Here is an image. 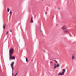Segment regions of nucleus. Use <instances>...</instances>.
<instances>
[{"label": "nucleus", "mask_w": 76, "mask_h": 76, "mask_svg": "<svg viewBox=\"0 0 76 76\" xmlns=\"http://www.w3.org/2000/svg\"><path fill=\"white\" fill-rule=\"evenodd\" d=\"M16 75H17V73H16V74H15V75L14 76H16Z\"/></svg>", "instance_id": "6ab92c4d"}, {"label": "nucleus", "mask_w": 76, "mask_h": 76, "mask_svg": "<svg viewBox=\"0 0 76 76\" xmlns=\"http://www.w3.org/2000/svg\"><path fill=\"white\" fill-rule=\"evenodd\" d=\"M47 12H46V13H45V14H47Z\"/></svg>", "instance_id": "b1692460"}, {"label": "nucleus", "mask_w": 76, "mask_h": 76, "mask_svg": "<svg viewBox=\"0 0 76 76\" xmlns=\"http://www.w3.org/2000/svg\"><path fill=\"white\" fill-rule=\"evenodd\" d=\"M32 18H33L32 17L30 21L31 22V23H33V20H32Z\"/></svg>", "instance_id": "6e6552de"}, {"label": "nucleus", "mask_w": 76, "mask_h": 76, "mask_svg": "<svg viewBox=\"0 0 76 76\" xmlns=\"http://www.w3.org/2000/svg\"><path fill=\"white\" fill-rule=\"evenodd\" d=\"M53 61H55L56 63H58L57 61H56V60H53Z\"/></svg>", "instance_id": "4468645a"}, {"label": "nucleus", "mask_w": 76, "mask_h": 76, "mask_svg": "<svg viewBox=\"0 0 76 76\" xmlns=\"http://www.w3.org/2000/svg\"><path fill=\"white\" fill-rule=\"evenodd\" d=\"M13 65H14V62H13L11 64V66L12 68V72L13 71Z\"/></svg>", "instance_id": "7ed1b4c3"}, {"label": "nucleus", "mask_w": 76, "mask_h": 76, "mask_svg": "<svg viewBox=\"0 0 76 76\" xmlns=\"http://www.w3.org/2000/svg\"><path fill=\"white\" fill-rule=\"evenodd\" d=\"M62 70H63V72H62V73H61L60 72L59 73L58 75V76H59V75H64V72H65V70L64 69H63Z\"/></svg>", "instance_id": "f03ea898"}, {"label": "nucleus", "mask_w": 76, "mask_h": 76, "mask_svg": "<svg viewBox=\"0 0 76 76\" xmlns=\"http://www.w3.org/2000/svg\"><path fill=\"white\" fill-rule=\"evenodd\" d=\"M60 66V65L58 64L56 65V67H59Z\"/></svg>", "instance_id": "9d476101"}, {"label": "nucleus", "mask_w": 76, "mask_h": 76, "mask_svg": "<svg viewBox=\"0 0 76 76\" xmlns=\"http://www.w3.org/2000/svg\"><path fill=\"white\" fill-rule=\"evenodd\" d=\"M60 8H59L58 9V10H60Z\"/></svg>", "instance_id": "a878e982"}, {"label": "nucleus", "mask_w": 76, "mask_h": 76, "mask_svg": "<svg viewBox=\"0 0 76 76\" xmlns=\"http://www.w3.org/2000/svg\"><path fill=\"white\" fill-rule=\"evenodd\" d=\"M1 57H2L1 56Z\"/></svg>", "instance_id": "7c9ffc66"}, {"label": "nucleus", "mask_w": 76, "mask_h": 76, "mask_svg": "<svg viewBox=\"0 0 76 76\" xmlns=\"http://www.w3.org/2000/svg\"><path fill=\"white\" fill-rule=\"evenodd\" d=\"M40 31L42 34V35H43V33H42V31H41V29H40Z\"/></svg>", "instance_id": "2eb2a0df"}, {"label": "nucleus", "mask_w": 76, "mask_h": 76, "mask_svg": "<svg viewBox=\"0 0 76 76\" xmlns=\"http://www.w3.org/2000/svg\"><path fill=\"white\" fill-rule=\"evenodd\" d=\"M33 61V60H31V61Z\"/></svg>", "instance_id": "c85d7f7f"}, {"label": "nucleus", "mask_w": 76, "mask_h": 76, "mask_svg": "<svg viewBox=\"0 0 76 76\" xmlns=\"http://www.w3.org/2000/svg\"><path fill=\"white\" fill-rule=\"evenodd\" d=\"M64 33H66L67 34H68L69 33V32L67 30V29L65 30L64 31Z\"/></svg>", "instance_id": "20e7f679"}, {"label": "nucleus", "mask_w": 76, "mask_h": 76, "mask_svg": "<svg viewBox=\"0 0 76 76\" xmlns=\"http://www.w3.org/2000/svg\"><path fill=\"white\" fill-rule=\"evenodd\" d=\"M7 10L8 12H9V11H10V9H9V8H8Z\"/></svg>", "instance_id": "9b49d317"}, {"label": "nucleus", "mask_w": 76, "mask_h": 76, "mask_svg": "<svg viewBox=\"0 0 76 76\" xmlns=\"http://www.w3.org/2000/svg\"><path fill=\"white\" fill-rule=\"evenodd\" d=\"M40 29H41V26H40Z\"/></svg>", "instance_id": "393cba45"}, {"label": "nucleus", "mask_w": 76, "mask_h": 76, "mask_svg": "<svg viewBox=\"0 0 76 76\" xmlns=\"http://www.w3.org/2000/svg\"><path fill=\"white\" fill-rule=\"evenodd\" d=\"M34 17L35 18H36V15H34Z\"/></svg>", "instance_id": "412c9836"}, {"label": "nucleus", "mask_w": 76, "mask_h": 76, "mask_svg": "<svg viewBox=\"0 0 76 76\" xmlns=\"http://www.w3.org/2000/svg\"><path fill=\"white\" fill-rule=\"evenodd\" d=\"M26 59L27 63H28V59H27V58H26Z\"/></svg>", "instance_id": "1a4fd4ad"}, {"label": "nucleus", "mask_w": 76, "mask_h": 76, "mask_svg": "<svg viewBox=\"0 0 76 76\" xmlns=\"http://www.w3.org/2000/svg\"><path fill=\"white\" fill-rule=\"evenodd\" d=\"M50 63H53V62L52 61H51L50 62Z\"/></svg>", "instance_id": "aec40b11"}, {"label": "nucleus", "mask_w": 76, "mask_h": 76, "mask_svg": "<svg viewBox=\"0 0 76 76\" xmlns=\"http://www.w3.org/2000/svg\"><path fill=\"white\" fill-rule=\"evenodd\" d=\"M41 1H44V0H41Z\"/></svg>", "instance_id": "cd10ccee"}, {"label": "nucleus", "mask_w": 76, "mask_h": 76, "mask_svg": "<svg viewBox=\"0 0 76 76\" xmlns=\"http://www.w3.org/2000/svg\"><path fill=\"white\" fill-rule=\"evenodd\" d=\"M13 70H12V76H13Z\"/></svg>", "instance_id": "dca6fc26"}, {"label": "nucleus", "mask_w": 76, "mask_h": 76, "mask_svg": "<svg viewBox=\"0 0 76 76\" xmlns=\"http://www.w3.org/2000/svg\"><path fill=\"white\" fill-rule=\"evenodd\" d=\"M50 60H53L52 59H50Z\"/></svg>", "instance_id": "5701e85b"}, {"label": "nucleus", "mask_w": 76, "mask_h": 76, "mask_svg": "<svg viewBox=\"0 0 76 76\" xmlns=\"http://www.w3.org/2000/svg\"><path fill=\"white\" fill-rule=\"evenodd\" d=\"M10 53V60H14L15 59V57L14 56H12V54L13 53V49L12 48H11L9 50Z\"/></svg>", "instance_id": "f257e3e1"}, {"label": "nucleus", "mask_w": 76, "mask_h": 76, "mask_svg": "<svg viewBox=\"0 0 76 76\" xmlns=\"http://www.w3.org/2000/svg\"><path fill=\"white\" fill-rule=\"evenodd\" d=\"M5 26H6V24L3 25V28L4 29H5Z\"/></svg>", "instance_id": "39448f33"}, {"label": "nucleus", "mask_w": 76, "mask_h": 76, "mask_svg": "<svg viewBox=\"0 0 76 76\" xmlns=\"http://www.w3.org/2000/svg\"><path fill=\"white\" fill-rule=\"evenodd\" d=\"M10 32H12V31L10 30Z\"/></svg>", "instance_id": "bb28decb"}, {"label": "nucleus", "mask_w": 76, "mask_h": 76, "mask_svg": "<svg viewBox=\"0 0 76 76\" xmlns=\"http://www.w3.org/2000/svg\"><path fill=\"white\" fill-rule=\"evenodd\" d=\"M65 26H63V27H62L61 28L63 29V30H64V29H66V28H65Z\"/></svg>", "instance_id": "423d86ee"}, {"label": "nucleus", "mask_w": 76, "mask_h": 76, "mask_svg": "<svg viewBox=\"0 0 76 76\" xmlns=\"http://www.w3.org/2000/svg\"><path fill=\"white\" fill-rule=\"evenodd\" d=\"M53 59H55V58H54Z\"/></svg>", "instance_id": "c756f323"}, {"label": "nucleus", "mask_w": 76, "mask_h": 76, "mask_svg": "<svg viewBox=\"0 0 76 76\" xmlns=\"http://www.w3.org/2000/svg\"><path fill=\"white\" fill-rule=\"evenodd\" d=\"M53 20H54V15H53Z\"/></svg>", "instance_id": "a211bd4d"}, {"label": "nucleus", "mask_w": 76, "mask_h": 76, "mask_svg": "<svg viewBox=\"0 0 76 76\" xmlns=\"http://www.w3.org/2000/svg\"><path fill=\"white\" fill-rule=\"evenodd\" d=\"M12 10H11L10 12V15H12Z\"/></svg>", "instance_id": "ddd939ff"}, {"label": "nucleus", "mask_w": 76, "mask_h": 76, "mask_svg": "<svg viewBox=\"0 0 76 76\" xmlns=\"http://www.w3.org/2000/svg\"><path fill=\"white\" fill-rule=\"evenodd\" d=\"M18 71H17V73H17V74H18Z\"/></svg>", "instance_id": "4be33fe9"}, {"label": "nucleus", "mask_w": 76, "mask_h": 76, "mask_svg": "<svg viewBox=\"0 0 76 76\" xmlns=\"http://www.w3.org/2000/svg\"><path fill=\"white\" fill-rule=\"evenodd\" d=\"M54 66L53 68L54 69H55V68H56V67H57V66H56V64H54Z\"/></svg>", "instance_id": "0eeeda50"}, {"label": "nucleus", "mask_w": 76, "mask_h": 76, "mask_svg": "<svg viewBox=\"0 0 76 76\" xmlns=\"http://www.w3.org/2000/svg\"><path fill=\"white\" fill-rule=\"evenodd\" d=\"M8 34V31H7L6 33V35H7Z\"/></svg>", "instance_id": "f3484780"}, {"label": "nucleus", "mask_w": 76, "mask_h": 76, "mask_svg": "<svg viewBox=\"0 0 76 76\" xmlns=\"http://www.w3.org/2000/svg\"><path fill=\"white\" fill-rule=\"evenodd\" d=\"M75 58V57L73 56H72V60H73Z\"/></svg>", "instance_id": "f8f14e48"}]
</instances>
